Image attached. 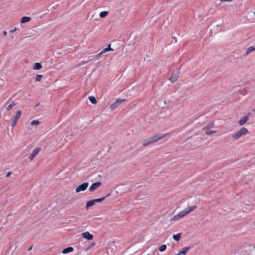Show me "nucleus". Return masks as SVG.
I'll use <instances>...</instances> for the list:
<instances>
[{"label": "nucleus", "instance_id": "obj_1", "mask_svg": "<svg viewBox=\"0 0 255 255\" xmlns=\"http://www.w3.org/2000/svg\"><path fill=\"white\" fill-rule=\"evenodd\" d=\"M248 132V130L247 128H242L240 129V130L237 132L232 134V136L235 139H239L241 136L244 135H245L246 133Z\"/></svg>", "mask_w": 255, "mask_h": 255}, {"label": "nucleus", "instance_id": "obj_2", "mask_svg": "<svg viewBox=\"0 0 255 255\" xmlns=\"http://www.w3.org/2000/svg\"><path fill=\"white\" fill-rule=\"evenodd\" d=\"M21 115V111L20 110L17 111L15 114V115L14 116L12 120V123L11 124V127H14L16 126L17 122L18 119L20 118Z\"/></svg>", "mask_w": 255, "mask_h": 255}, {"label": "nucleus", "instance_id": "obj_3", "mask_svg": "<svg viewBox=\"0 0 255 255\" xmlns=\"http://www.w3.org/2000/svg\"><path fill=\"white\" fill-rule=\"evenodd\" d=\"M188 212L185 209L183 211H181L180 213L177 214V215L174 216L173 218L171 220H179L180 219L183 218L187 215H188Z\"/></svg>", "mask_w": 255, "mask_h": 255}, {"label": "nucleus", "instance_id": "obj_4", "mask_svg": "<svg viewBox=\"0 0 255 255\" xmlns=\"http://www.w3.org/2000/svg\"><path fill=\"white\" fill-rule=\"evenodd\" d=\"M89 183L88 182H85L80 185H79L76 189V192L77 193L81 191H85L88 187Z\"/></svg>", "mask_w": 255, "mask_h": 255}, {"label": "nucleus", "instance_id": "obj_5", "mask_svg": "<svg viewBox=\"0 0 255 255\" xmlns=\"http://www.w3.org/2000/svg\"><path fill=\"white\" fill-rule=\"evenodd\" d=\"M179 70H177L175 72H174L171 77L169 78V80L172 82V83H174L175 82L178 77H179Z\"/></svg>", "mask_w": 255, "mask_h": 255}, {"label": "nucleus", "instance_id": "obj_6", "mask_svg": "<svg viewBox=\"0 0 255 255\" xmlns=\"http://www.w3.org/2000/svg\"><path fill=\"white\" fill-rule=\"evenodd\" d=\"M125 101V100H122V99H118L116 100V101L113 104H112L110 108L111 109V110H115L117 107H118L119 105H120L123 102H124Z\"/></svg>", "mask_w": 255, "mask_h": 255}, {"label": "nucleus", "instance_id": "obj_7", "mask_svg": "<svg viewBox=\"0 0 255 255\" xmlns=\"http://www.w3.org/2000/svg\"><path fill=\"white\" fill-rule=\"evenodd\" d=\"M166 135V134L162 135L161 134H158L155 136L150 137V140H151L152 143L155 142L164 137Z\"/></svg>", "mask_w": 255, "mask_h": 255}, {"label": "nucleus", "instance_id": "obj_8", "mask_svg": "<svg viewBox=\"0 0 255 255\" xmlns=\"http://www.w3.org/2000/svg\"><path fill=\"white\" fill-rule=\"evenodd\" d=\"M250 115V114H248L247 115L243 117L239 121V124L240 126H243L246 124V123L248 121L249 118V116Z\"/></svg>", "mask_w": 255, "mask_h": 255}, {"label": "nucleus", "instance_id": "obj_9", "mask_svg": "<svg viewBox=\"0 0 255 255\" xmlns=\"http://www.w3.org/2000/svg\"><path fill=\"white\" fill-rule=\"evenodd\" d=\"M40 151V148H38V147L35 148L33 150L31 154L29 156V158H30V160H32L33 159V158H34V157L38 154V153Z\"/></svg>", "mask_w": 255, "mask_h": 255}, {"label": "nucleus", "instance_id": "obj_10", "mask_svg": "<svg viewBox=\"0 0 255 255\" xmlns=\"http://www.w3.org/2000/svg\"><path fill=\"white\" fill-rule=\"evenodd\" d=\"M101 182H97L93 183L89 188V191L92 192L97 189L101 185Z\"/></svg>", "mask_w": 255, "mask_h": 255}, {"label": "nucleus", "instance_id": "obj_11", "mask_svg": "<svg viewBox=\"0 0 255 255\" xmlns=\"http://www.w3.org/2000/svg\"><path fill=\"white\" fill-rule=\"evenodd\" d=\"M82 237L83 238L89 240H91L93 238V236L89 232H86L82 234Z\"/></svg>", "mask_w": 255, "mask_h": 255}, {"label": "nucleus", "instance_id": "obj_12", "mask_svg": "<svg viewBox=\"0 0 255 255\" xmlns=\"http://www.w3.org/2000/svg\"><path fill=\"white\" fill-rule=\"evenodd\" d=\"M17 104V102L16 101H13L11 102L9 105H6L5 106V109L7 111H10L14 106H15Z\"/></svg>", "mask_w": 255, "mask_h": 255}, {"label": "nucleus", "instance_id": "obj_13", "mask_svg": "<svg viewBox=\"0 0 255 255\" xmlns=\"http://www.w3.org/2000/svg\"><path fill=\"white\" fill-rule=\"evenodd\" d=\"M73 251V248H72V247H68V248L64 249L62 251V253L63 254H67L68 253L72 252Z\"/></svg>", "mask_w": 255, "mask_h": 255}, {"label": "nucleus", "instance_id": "obj_14", "mask_svg": "<svg viewBox=\"0 0 255 255\" xmlns=\"http://www.w3.org/2000/svg\"><path fill=\"white\" fill-rule=\"evenodd\" d=\"M42 65L40 63H35L33 67L34 70H40L42 68Z\"/></svg>", "mask_w": 255, "mask_h": 255}, {"label": "nucleus", "instance_id": "obj_15", "mask_svg": "<svg viewBox=\"0 0 255 255\" xmlns=\"http://www.w3.org/2000/svg\"><path fill=\"white\" fill-rule=\"evenodd\" d=\"M214 125V122L213 121H210L209 123H208L207 124L206 126H205L204 127V129L212 128L213 127Z\"/></svg>", "mask_w": 255, "mask_h": 255}, {"label": "nucleus", "instance_id": "obj_16", "mask_svg": "<svg viewBox=\"0 0 255 255\" xmlns=\"http://www.w3.org/2000/svg\"><path fill=\"white\" fill-rule=\"evenodd\" d=\"M30 19L31 18L29 17L24 16L21 18L20 22L21 23H24L29 22L30 20Z\"/></svg>", "mask_w": 255, "mask_h": 255}, {"label": "nucleus", "instance_id": "obj_17", "mask_svg": "<svg viewBox=\"0 0 255 255\" xmlns=\"http://www.w3.org/2000/svg\"><path fill=\"white\" fill-rule=\"evenodd\" d=\"M190 248H191L190 247L183 248L182 249V250L181 251H180V254H181V255H185L186 254V253L187 252V251L190 249Z\"/></svg>", "mask_w": 255, "mask_h": 255}, {"label": "nucleus", "instance_id": "obj_18", "mask_svg": "<svg viewBox=\"0 0 255 255\" xmlns=\"http://www.w3.org/2000/svg\"><path fill=\"white\" fill-rule=\"evenodd\" d=\"M95 204V203L94 200L87 202L86 206V209H88L89 207L93 206Z\"/></svg>", "mask_w": 255, "mask_h": 255}, {"label": "nucleus", "instance_id": "obj_19", "mask_svg": "<svg viewBox=\"0 0 255 255\" xmlns=\"http://www.w3.org/2000/svg\"><path fill=\"white\" fill-rule=\"evenodd\" d=\"M255 51V48L253 46L248 47L246 50V56L249 55L251 52Z\"/></svg>", "mask_w": 255, "mask_h": 255}, {"label": "nucleus", "instance_id": "obj_20", "mask_svg": "<svg viewBox=\"0 0 255 255\" xmlns=\"http://www.w3.org/2000/svg\"><path fill=\"white\" fill-rule=\"evenodd\" d=\"M197 208L196 206H190L188 207L187 208H186V210L188 212V214H189L193 211H194L195 209Z\"/></svg>", "mask_w": 255, "mask_h": 255}, {"label": "nucleus", "instance_id": "obj_21", "mask_svg": "<svg viewBox=\"0 0 255 255\" xmlns=\"http://www.w3.org/2000/svg\"><path fill=\"white\" fill-rule=\"evenodd\" d=\"M150 143H152V142L151 141V140H150V138L146 139L142 141V145L143 146L148 145Z\"/></svg>", "mask_w": 255, "mask_h": 255}, {"label": "nucleus", "instance_id": "obj_22", "mask_svg": "<svg viewBox=\"0 0 255 255\" xmlns=\"http://www.w3.org/2000/svg\"><path fill=\"white\" fill-rule=\"evenodd\" d=\"M108 11H103L100 13L99 16L101 18H104L108 15Z\"/></svg>", "mask_w": 255, "mask_h": 255}, {"label": "nucleus", "instance_id": "obj_23", "mask_svg": "<svg viewBox=\"0 0 255 255\" xmlns=\"http://www.w3.org/2000/svg\"><path fill=\"white\" fill-rule=\"evenodd\" d=\"M109 196H110V194H109L107 195H106V196L103 197H102L101 198L96 199H94V200L95 201V203H96V202H100L103 201L107 197H108Z\"/></svg>", "mask_w": 255, "mask_h": 255}, {"label": "nucleus", "instance_id": "obj_24", "mask_svg": "<svg viewBox=\"0 0 255 255\" xmlns=\"http://www.w3.org/2000/svg\"><path fill=\"white\" fill-rule=\"evenodd\" d=\"M89 100L93 104H96L97 102L96 98L93 96H90L89 97Z\"/></svg>", "mask_w": 255, "mask_h": 255}, {"label": "nucleus", "instance_id": "obj_25", "mask_svg": "<svg viewBox=\"0 0 255 255\" xmlns=\"http://www.w3.org/2000/svg\"><path fill=\"white\" fill-rule=\"evenodd\" d=\"M181 235V233H179L176 235H174L173 236V239L174 240H175L176 241H178L180 239Z\"/></svg>", "mask_w": 255, "mask_h": 255}, {"label": "nucleus", "instance_id": "obj_26", "mask_svg": "<svg viewBox=\"0 0 255 255\" xmlns=\"http://www.w3.org/2000/svg\"><path fill=\"white\" fill-rule=\"evenodd\" d=\"M166 245H162L159 248V251L161 252H162L166 249Z\"/></svg>", "mask_w": 255, "mask_h": 255}, {"label": "nucleus", "instance_id": "obj_27", "mask_svg": "<svg viewBox=\"0 0 255 255\" xmlns=\"http://www.w3.org/2000/svg\"><path fill=\"white\" fill-rule=\"evenodd\" d=\"M43 76L40 74H37L36 76L35 81L37 82H39L41 80Z\"/></svg>", "mask_w": 255, "mask_h": 255}, {"label": "nucleus", "instance_id": "obj_28", "mask_svg": "<svg viewBox=\"0 0 255 255\" xmlns=\"http://www.w3.org/2000/svg\"><path fill=\"white\" fill-rule=\"evenodd\" d=\"M205 132L206 134H211L213 133L216 132V130H208V129H206Z\"/></svg>", "mask_w": 255, "mask_h": 255}, {"label": "nucleus", "instance_id": "obj_29", "mask_svg": "<svg viewBox=\"0 0 255 255\" xmlns=\"http://www.w3.org/2000/svg\"><path fill=\"white\" fill-rule=\"evenodd\" d=\"M40 122L37 120H33L31 122V125L32 126H37L40 124Z\"/></svg>", "mask_w": 255, "mask_h": 255}, {"label": "nucleus", "instance_id": "obj_30", "mask_svg": "<svg viewBox=\"0 0 255 255\" xmlns=\"http://www.w3.org/2000/svg\"><path fill=\"white\" fill-rule=\"evenodd\" d=\"M108 49H107L106 48H105L103 49V50H102V51H101V52H100V53L97 55V56L101 55H102V54H104V53H106V52H108Z\"/></svg>", "mask_w": 255, "mask_h": 255}, {"label": "nucleus", "instance_id": "obj_31", "mask_svg": "<svg viewBox=\"0 0 255 255\" xmlns=\"http://www.w3.org/2000/svg\"><path fill=\"white\" fill-rule=\"evenodd\" d=\"M239 92H240L241 94H243L244 95H245L247 93V92L245 89H240L239 90Z\"/></svg>", "mask_w": 255, "mask_h": 255}, {"label": "nucleus", "instance_id": "obj_32", "mask_svg": "<svg viewBox=\"0 0 255 255\" xmlns=\"http://www.w3.org/2000/svg\"><path fill=\"white\" fill-rule=\"evenodd\" d=\"M106 48L108 49V51H113V49L111 48L110 44L108 45V46H107V47H106Z\"/></svg>", "mask_w": 255, "mask_h": 255}, {"label": "nucleus", "instance_id": "obj_33", "mask_svg": "<svg viewBox=\"0 0 255 255\" xmlns=\"http://www.w3.org/2000/svg\"><path fill=\"white\" fill-rule=\"evenodd\" d=\"M17 30L16 28V27H14L13 29L10 30L9 32H13L14 31H15L16 30Z\"/></svg>", "mask_w": 255, "mask_h": 255}, {"label": "nucleus", "instance_id": "obj_34", "mask_svg": "<svg viewBox=\"0 0 255 255\" xmlns=\"http://www.w3.org/2000/svg\"><path fill=\"white\" fill-rule=\"evenodd\" d=\"M3 85V82L2 80H0V87H2Z\"/></svg>", "mask_w": 255, "mask_h": 255}, {"label": "nucleus", "instance_id": "obj_35", "mask_svg": "<svg viewBox=\"0 0 255 255\" xmlns=\"http://www.w3.org/2000/svg\"><path fill=\"white\" fill-rule=\"evenodd\" d=\"M11 172H9L7 173L6 175V177H8L10 176V175H11Z\"/></svg>", "mask_w": 255, "mask_h": 255}, {"label": "nucleus", "instance_id": "obj_36", "mask_svg": "<svg viewBox=\"0 0 255 255\" xmlns=\"http://www.w3.org/2000/svg\"><path fill=\"white\" fill-rule=\"evenodd\" d=\"M3 35H4V36L6 35H7V32H6V31H4L3 32Z\"/></svg>", "mask_w": 255, "mask_h": 255}, {"label": "nucleus", "instance_id": "obj_37", "mask_svg": "<svg viewBox=\"0 0 255 255\" xmlns=\"http://www.w3.org/2000/svg\"><path fill=\"white\" fill-rule=\"evenodd\" d=\"M32 249V246L30 247L29 249H28V251H30Z\"/></svg>", "mask_w": 255, "mask_h": 255}, {"label": "nucleus", "instance_id": "obj_38", "mask_svg": "<svg viewBox=\"0 0 255 255\" xmlns=\"http://www.w3.org/2000/svg\"><path fill=\"white\" fill-rule=\"evenodd\" d=\"M181 255V254H180V252H179L178 254H177L176 255Z\"/></svg>", "mask_w": 255, "mask_h": 255}, {"label": "nucleus", "instance_id": "obj_39", "mask_svg": "<svg viewBox=\"0 0 255 255\" xmlns=\"http://www.w3.org/2000/svg\"><path fill=\"white\" fill-rule=\"evenodd\" d=\"M254 226H255V222H254Z\"/></svg>", "mask_w": 255, "mask_h": 255}, {"label": "nucleus", "instance_id": "obj_40", "mask_svg": "<svg viewBox=\"0 0 255 255\" xmlns=\"http://www.w3.org/2000/svg\"><path fill=\"white\" fill-rule=\"evenodd\" d=\"M254 248L255 249V246L254 247Z\"/></svg>", "mask_w": 255, "mask_h": 255}, {"label": "nucleus", "instance_id": "obj_41", "mask_svg": "<svg viewBox=\"0 0 255 255\" xmlns=\"http://www.w3.org/2000/svg\"><path fill=\"white\" fill-rule=\"evenodd\" d=\"M150 255L148 254V255Z\"/></svg>", "mask_w": 255, "mask_h": 255}]
</instances>
